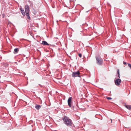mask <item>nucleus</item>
Listing matches in <instances>:
<instances>
[{"label": "nucleus", "instance_id": "1", "mask_svg": "<svg viewBox=\"0 0 131 131\" xmlns=\"http://www.w3.org/2000/svg\"><path fill=\"white\" fill-rule=\"evenodd\" d=\"M64 124L68 126H71L72 124L71 120L68 117L65 116L62 118Z\"/></svg>", "mask_w": 131, "mask_h": 131}, {"label": "nucleus", "instance_id": "2", "mask_svg": "<svg viewBox=\"0 0 131 131\" xmlns=\"http://www.w3.org/2000/svg\"><path fill=\"white\" fill-rule=\"evenodd\" d=\"M25 10L26 13V15L27 18L29 19H30V18L29 16V7L28 5H26L25 6Z\"/></svg>", "mask_w": 131, "mask_h": 131}, {"label": "nucleus", "instance_id": "3", "mask_svg": "<svg viewBox=\"0 0 131 131\" xmlns=\"http://www.w3.org/2000/svg\"><path fill=\"white\" fill-rule=\"evenodd\" d=\"M96 62L98 64L101 65L102 64L103 60L100 56H96Z\"/></svg>", "mask_w": 131, "mask_h": 131}, {"label": "nucleus", "instance_id": "4", "mask_svg": "<svg viewBox=\"0 0 131 131\" xmlns=\"http://www.w3.org/2000/svg\"><path fill=\"white\" fill-rule=\"evenodd\" d=\"M72 97H70L68 99V105L69 106V107H71L72 106Z\"/></svg>", "mask_w": 131, "mask_h": 131}, {"label": "nucleus", "instance_id": "5", "mask_svg": "<svg viewBox=\"0 0 131 131\" xmlns=\"http://www.w3.org/2000/svg\"><path fill=\"white\" fill-rule=\"evenodd\" d=\"M80 73L79 71H77L76 72H73L72 73V76L73 77H79V75Z\"/></svg>", "mask_w": 131, "mask_h": 131}, {"label": "nucleus", "instance_id": "6", "mask_svg": "<svg viewBox=\"0 0 131 131\" xmlns=\"http://www.w3.org/2000/svg\"><path fill=\"white\" fill-rule=\"evenodd\" d=\"M121 80L119 79H117L115 81V84L117 86L119 85L121 83Z\"/></svg>", "mask_w": 131, "mask_h": 131}, {"label": "nucleus", "instance_id": "7", "mask_svg": "<svg viewBox=\"0 0 131 131\" xmlns=\"http://www.w3.org/2000/svg\"><path fill=\"white\" fill-rule=\"evenodd\" d=\"M125 107L129 110H131V105H125Z\"/></svg>", "mask_w": 131, "mask_h": 131}, {"label": "nucleus", "instance_id": "8", "mask_svg": "<svg viewBox=\"0 0 131 131\" xmlns=\"http://www.w3.org/2000/svg\"><path fill=\"white\" fill-rule=\"evenodd\" d=\"M42 44L45 45H49V44H48L47 42L45 41H42Z\"/></svg>", "mask_w": 131, "mask_h": 131}, {"label": "nucleus", "instance_id": "9", "mask_svg": "<svg viewBox=\"0 0 131 131\" xmlns=\"http://www.w3.org/2000/svg\"><path fill=\"white\" fill-rule=\"evenodd\" d=\"M41 106L39 105H37L35 106V107L37 110H39L40 108L41 107Z\"/></svg>", "mask_w": 131, "mask_h": 131}, {"label": "nucleus", "instance_id": "10", "mask_svg": "<svg viewBox=\"0 0 131 131\" xmlns=\"http://www.w3.org/2000/svg\"><path fill=\"white\" fill-rule=\"evenodd\" d=\"M19 50V49L18 48H16L14 49V51L15 53L14 52V53H17L18 52V51Z\"/></svg>", "mask_w": 131, "mask_h": 131}, {"label": "nucleus", "instance_id": "11", "mask_svg": "<svg viewBox=\"0 0 131 131\" xmlns=\"http://www.w3.org/2000/svg\"><path fill=\"white\" fill-rule=\"evenodd\" d=\"M21 12L23 15H25V13L24 11V10H21Z\"/></svg>", "mask_w": 131, "mask_h": 131}, {"label": "nucleus", "instance_id": "12", "mask_svg": "<svg viewBox=\"0 0 131 131\" xmlns=\"http://www.w3.org/2000/svg\"><path fill=\"white\" fill-rule=\"evenodd\" d=\"M117 74H118V77L119 78H120V74H119V69H118L117 70Z\"/></svg>", "mask_w": 131, "mask_h": 131}, {"label": "nucleus", "instance_id": "13", "mask_svg": "<svg viewBox=\"0 0 131 131\" xmlns=\"http://www.w3.org/2000/svg\"><path fill=\"white\" fill-rule=\"evenodd\" d=\"M128 66L131 69V64L129 63H128Z\"/></svg>", "mask_w": 131, "mask_h": 131}, {"label": "nucleus", "instance_id": "14", "mask_svg": "<svg viewBox=\"0 0 131 131\" xmlns=\"http://www.w3.org/2000/svg\"><path fill=\"white\" fill-rule=\"evenodd\" d=\"M106 98L108 100H111L112 98L110 97H107Z\"/></svg>", "mask_w": 131, "mask_h": 131}, {"label": "nucleus", "instance_id": "15", "mask_svg": "<svg viewBox=\"0 0 131 131\" xmlns=\"http://www.w3.org/2000/svg\"><path fill=\"white\" fill-rule=\"evenodd\" d=\"M78 56L80 58L81 57H82V54L81 53H79L78 54Z\"/></svg>", "mask_w": 131, "mask_h": 131}, {"label": "nucleus", "instance_id": "16", "mask_svg": "<svg viewBox=\"0 0 131 131\" xmlns=\"http://www.w3.org/2000/svg\"><path fill=\"white\" fill-rule=\"evenodd\" d=\"M20 11H21V10H23L22 8H20Z\"/></svg>", "mask_w": 131, "mask_h": 131}, {"label": "nucleus", "instance_id": "17", "mask_svg": "<svg viewBox=\"0 0 131 131\" xmlns=\"http://www.w3.org/2000/svg\"><path fill=\"white\" fill-rule=\"evenodd\" d=\"M123 63L124 64H126V63L125 62H124Z\"/></svg>", "mask_w": 131, "mask_h": 131}, {"label": "nucleus", "instance_id": "18", "mask_svg": "<svg viewBox=\"0 0 131 131\" xmlns=\"http://www.w3.org/2000/svg\"><path fill=\"white\" fill-rule=\"evenodd\" d=\"M31 5H32V6L33 5V3H31Z\"/></svg>", "mask_w": 131, "mask_h": 131}, {"label": "nucleus", "instance_id": "19", "mask_svg": "<svg viewBox=\"0 0 131 131\" xmlns=\"http://www.w3.org/2000/svg\"><path fill=\"white\" fill-rule=\"evenodd\" d=\"M98 131V130H97V131Z\"/></svg>", "mask_w": 131, "mask_h": 131}]
</instances>
